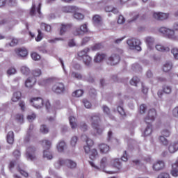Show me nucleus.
Segmentation results:
<instances>
[{
    "mask_svg": "<svg viewBox=\"0 0 178 178\" xmlns=\"http://www.w3.org/2000/svg\"><path fill=\"white\" fill-rule=\"evenodd\" d=\"M63 165H66L68 169L73 170L77 168V163L72 159H59L54 164L56 169H60Z\"/></svg>",
    "mask_w": 178,
    "mask_h": 178,
    "instance_id": "obj_1",
    "label": "nucleus"
},
{
    "mask_svg": "<svg viewBox=\"0 0 178 178\" xmlns=\"http://www.w3.org/2000/svg\"><path fill=\"white\" fill-rule=\"evenodd\" d=\"M90 122L92 129L97 134H102L104 131V128L99 125V122H101V114H93L90 117Z\"/></svg>",
    "mask_w": 178,
    "mask_h": 178,
    "instance_id": "obj_2",
    "label": "nucleus"
},
{
    "mask_svg": "<svg viewBox=\"0 0 178 178\" xmlns=\"http://www.w3.org/2000/svg\"><path fill=\"white\" fill-rule=\"evenodd\" d=\"M127 44L130 47L131 49H136V51H141V42L138 39L132 38L127 41Z\"/></svg>",
    "mask_w": 178,
    "mask_h": 178,
    "instance_id": "obj_3",
    "label": "nucleus"
},
{
    "mask_svg": "<svg viewBox=\"0 0 178 178\" xmlns=\"http://www.w3.org/2000/svg\"><path fill=\"white\" fill-rule=\"evenodd\" d=\"M159 31L162 34H164V35H166L168 38H170V40H177V36L175 35L174 30L169 29L165 27H161L160 28Z\"/></svg>",
    "mask_w": 178,
    "mask_h": 178,
    "instance_id": "obj_4",
    "label": "nucleus"
},
{
    "mask_svg": "<svg viewBox=\"0 0 178 178\" xmlns=\"http://www.w3.org/2000/svg\"><path fill=\"white\" fill-rule=\"evenodd\" d=\"M107 65L116 66L120 62V56L118 54H112L106 59Z\"/></svg>",
    "mask_w": 178,
    "mask_h": 178,
    "instance_id": "obj_5",
    "label": "nucleus"
},
{
    "mask_svg": "<svg viewBox=\"0 0 178 178\" xmlns=\"http://www.w3.org/2000/svg\"><path fill=\"white\" fill-rule=\"evenodd\" d=\"M83 148L85 149L86 154H89V158L92 161L97 159V157L98 156V151L97 150V149L95 148L91 149V147H84Z\"/></svg>",
    "mask_w": 178,
    "mask_h": 178,
    "instance_id": "obj_6",
    "label": "nucleus"
},
{
    "mask_svg": "<svg viewBox=\"0 0 178 178\" xmlns=\"http://www.w3.org/2000/svg\"><path fill=\"white\" fill-rule=\"evenodd\" d=\"M30 102L36 109H40L44 106V100L41 97L32 98Z\"/></svg>",
    "mask_w": 178,
    "mask_h": 178,
    "instance_id": "obj_7",
    "label": "nucleus"
},
{
    "mask_svg": "<svg viewBox=\"0 0 178 178\" xmlns=\"http://www.w3.org/2000/svg\"><path fill=\"white\" fill-rule=\"evenodd\" d=\"M156 116V111H155V109L154 108L150 109L148 112L147 116L145 119V122L147 123V124H151V122L155 120Z\"/></svg>",
    "mask_w": 178,
    "mask_h": 178,
    "instance_id": "obj_8",
    "label": "nucleus"
},
{
    "mask_svg": "<svg viewBox=\"0 0 178 178\" xmlns=\"http://www.w3.org/2000/svg\"><path fill=\"white\" fill-rule=\"evenodd\" d=\"M163 94H167L168 95L172 94V86L169 85L163 86L162 90H159L157 95L159 98H162V95H163Z\"/></svg>",
    "mask_w": 178,
    "mask_h": 178,
    "instance_id": "obj_9",
    "label": "nucleus"
},
{
    "mask_svg": "<svg viewBox=\"0 0 178 178\" xmlns=\"http://www.w3.org/2000/svg\"><path fill=\"white\" fill-rule=\"evenodd\" d=\"M52 91L56 94H62L65 92V85L62 83H57L53 86Z\"/></svg>",
    "mask_w": 178,
    "mask_h": 178,
    "instance_id": "obj_10",
    "label": "nucleus"
},
{
    "mask_svg": "<svg viewBox=\"0 0 178 178\" xmlns=\"http://www.w3.org/2000/svg\"><path fill=\"white\" fill-rule=\"evenodd\" d=\"M26 158L31 161H33L35 159V147L34 146H30L26 149Z\"/></svg>",
    "mask_w": 178,
    "mask_h": 178,
    "instance_id": "obj_11",
    "label": "nucleus"
},
{
    "mask_svg": "<svg viewBox=\"0 0 178 178\" xmlns=\"http://www.w3.org/2000/svg\"><path fill=\"white\" fill-rule=\"evenodd\" d=\"M153 17L156 20H166L169 17V14L163 13H154L153 14Z\"/></svg>",
    "mask_w": 178,
    "mask_h": 178,
    "instance_id": "obj_12",
    "label": "nucleus"
},
{
    "mask_svg": "<svg viewBox=\"0 0 178 178\" xmlns=\"http://www.w3.org/2000/svg\"><path fill=\"white\" fill-rule=\"evenodd\" d=\"M72 27H73V24H62L60 27V35H63L66 31L70 30Z\"/></svg>",
    "mask_w": 178,
    "mask_h": 178,
    "instance_id": "obj_13",
    "label": "nucleus"
},
{
    "mask_svg": "<svg viewBox=\"0 0 178 178\" xmlns=\"http://www.w3.org/2000/svg\"><path fill=\"white\" fill-rule=\"evenodd\" d=\"M165 168V162L163 161H157L156 163L153 164V169L156 170V172H159V170H162Z\"/></svg>",
    "mask_w": 178,
    "mask_h": 178,
    "instance_id": "obj_14",
    "label": "nucleus"
},
{
    "mask_svg": "<svg viewBox=\"0 0 178 178\" xmlns=\"http://www.w3.org/2000/svg\"><path fill=\"white\" fill-rule=\"evenodd\" d=\"M37 83V79L35 77L32 76L27 79V80L25 82V86L27 88H33L34 87V84Z\"/></svg>",
    "mask_w": 178,
    "mask_h": 178,
    "instance_id": "obj_15",
    "label": "nucleus"
},
{
    "mask_svg": "<svg viewBox=\"0 0 178 178\" xmlns=\"http://www.w3.org/2000/svg\"><path fill=\"white\" fill-rule=\"evenodd\" d=\"M168 151L170 154H175L178 151V141L172 142L168 146Z\"/></svg>",
    "mask_w": 178,
    "mask_h": 178,
    "instance_id": "obj_16",
    "label": "nucleus"
},
{
    "mask_svg": "<svg viewBox=\"0 0 178 178\" xmlns=\"http://www.w3.org/2000/svg\"><path fill=\"white\" fill-rule=\"evenodd\" d=\"M105 58H106V54L104 53H97L95 55L93 60L95 63H99V62H102Z\"/></svg>",
    "mask_w": 178,
    "mask_h": 178,
    "instance_id": "obj_17",
    "label": "nucleus"
},
{
    "mask_svg": "<svg viewBox=\"0 0 178 178\" xmlns=\"http://www.w3.org/2000/svg\"><path fill=\"white\" fill-rule=\"evenodd\" d=\"M172 170L170 171V173L173 177H178V160L175 161V163L172 165Z\"/></svg>",
    "mask_w": 178,
    "mask_h": 178,
    "instance_id": "obj_18",
    "label": "nucleus"
},
{
    "mask_svg": "<svg viewBox=\"0 0 178 178\" xmlns=\"http://www.w3.org/2000/svg\"><path fill=\"white\" fill-rule=\"evenodd\" d=\"M81 140L86 142L87 146L85 147H89V148H91V147L94 145V141L92 139L89 138L87 135H82Z\"/></svg>",
    "mask_w": 178,
    "mask_h": 178,
    "instance_id": "obj_19",
    "label": "nucleus"
},
{
    "mask_svg": "<svg viewBox=\"0 0 178 178\" xmlns=\"http://www.w3.org/2000/svg\"><path fill=\"white\" fill-rule=\"evenodd\" d=\"M155 48L156 51H159V52H169L170 51V48L165 47L161 44H156Z\"/></svg>",
    "mask_w": 178,
    "mask_h": 178,
    "instance_id": "obj_20",
    "label": "nucleus"
},
{
    "mask_svg": "<svg viewBox=\"0 0 178 178\" xmlns=\"http://www.w3.org/2000/svg\"><path fill=\"white\" fill-rule=\"evenodd\" d=\"M88 52H90V48L86 47L85 49H83V50L79 51L77 53V55L79 56V58H81L83 59V58H85L86 56H88Z\"/></svg>",
    "mask_w": 178,
    "mask_h": 178,
    "instance_id": "obj_21",
    "label": "nucleus"
},
{
    "mask_svg": "<svg viewBox=\"0 0 178 178\" xmlns=\"http://www.w3.org/2000/svg\"><path fill=\"white\" fill-rule=\"evenodd\" d=\"M15 52L18 56H21V58H25L29 54L27 49H18L15 50Z\"/></svg>",
    "mask_w": 178,
    "mask_h": 178,
    "instance_id": "obj_22",
    "label": "nucleus"
},
{
    "mask_svg": "<svg viewBox=\"0 0 178 178\" xmlns=\"http://www.w3.org/2000/svg\"><path fill=\"white\" fill-rule=\"evenodd\" d=\"M83 63L85 65L87 66V67H90L91 66V64L92 63V58L90 56H86L83 58Z\"/></svg>",
    "mask_w": 178,
    "mask_h": 178,
    "instance_id": "obj_23",
    "label": "nucleus"
},
{
    "mask_svg": "<svg viewBox=\"0 0 178 178\" xmlns=\"http://www.w3.org/2000/svg\"><path fill=\"white\" fill-rule=\"evenodd\" d=\"M99 148L101 154H107L109 152V146L106 144H100L99 145Z\"/></svg>",
    "mask_w": 178,
    "mask_h": 178,
    "instance_id": "obj_24",
    "label": "nucleus"
},
{
    "mask_svg": "<svg viewBox=\"0 0 178 178\" xmlns=\"http://www.w3.org/2000/svg\"><path fill=\"white\" fill-rule=\"evenodd\" d=\"M57 151L58 152H63L66 149V143L65 141H60L56 146Z\"/></svg>",
    "mask_w": 178,
    "mask_h": 178,
    "instance_id": "obj_25",
    "label": "nucleus"
},
{
    "mask_svg": "<svg viewBox=\"0 0 178 178\" xmlns=\"http://www.w3.org/2000/svg\"><path fill=\"white\" fill-rule=\"evenodd\" d=\"M172 67H173V63L170 61H167L163 67V70L165 72H170V70H172Z\"/></svg>",
    "mask_w": 178,
    "mask_h": 178,
    "instance_id": "obj_26",
    "label": "nucleus"
},
{
    "mask_svg": "<svg viewBox=\"0 0 178 178\" xmlns=\"http://www.w3.org/2000/svg\"><path fill=\"white\" fill-rule=\"evenodd\" d=\"M92 21L95 26H99L102 24V18L99 15H96L93 17Z\"/></svg>",
    "mask_w": 178,
    "mask_h": 178,
    "instance_id": "obj_27",
    "label": "nucleus"
},
{
    "mask_svg": "<svg viewBox=\"0 0 178 178\" xmlns=\"http://www.w3.org/2000/svg\"><path fill=\"white\" fill-rule=\"evenodd\" d=\"M145 41L147 44V45L149 46V48L154 45V43L155 42V39L153 37L147 36L145 38Z\"/></svg>",
    "mask_w": 178,
    "mask_h": 178,
    "instance_id": "obj_28",
    "label": "nucleus"
},
{
    "mask_svg": "<svg viewBox=\"0 0 178 178\" xmlns=\"http://www.w3.org/2000/svg\"><path fill=\"white\" fill-rule=\"evenodd\" d=\"M69 120H70V124L72 129H76V127H77V119H76V118L73 116H70L69 118Z\"/></svg>",
    "mask_w": 178,
    "mask_h": 178,
    "instance_id": "obj_29",
    "label": "nucleus"
},
{
    "mask_svg": "<svg viewBox=\"0 0 178 178\" xmlns=\"http://www.w3.org/2000/svg\"><path fill=\"white\" fill-rule=\"evenodd\" d=\"M15 141V134L13 131H9L7 134V142L8 144H13Z\"/></svg>",
    "mask_w": 178,
    "mask_h": 178,
    "instance_id": "obj_30",
    "label": "nucleus"
},
{
    "mask_svg": "<svg viewBox=\"0 0 178 178\" xmlns=\"http://www.w3.org/2000/svg\"><path fill=\"white\" fill-rule=\"evenodd\" d=\"M22 98V92L20 91H17L14 92L13 96L12 97L13 102H17L19 99Z\"/></svg>",
    "mask_w": 178,
    "mask_h": 178,
    "instance_id": "obj_31",
    "label": "nucleus"
},
{
    "mask_svg": "<svg viewBox=\"0 0 178 178\" xmlns=\"http://www.w3.org/2000/svg\"><path fill=\"white\" fill-rule=\"evenodd\" d=\"M73 10H74V7L63 6L61 8V11L64 13H73Z\"/></svg>",
    "mask_w": 178,
    "mask_h": 178,
    "instance_id": "obj_32",
    "label": "nucleus"
},
{
    "mask_svg": "<svg viewBox=\"0 0 178 178\" xmlns=\"http://www.w3.org/2000/svg\"><path fill=\"white\" fill-rule=\"evenodd\" d=\"M72 33L74 37H80L83 35V33H81V31L79 27L74 28Z\"/></svg>",
    "mask_w": 178,
    "mask_h": 178,
    "instance_id": "obj_33",
    "label": "nucleus"
},
{
    "mask_svg": "<svg viewBox=\"0 0 178 178\" xmlns=\"http://www.w3.org/2000/svg\"><path fill=\"white\" fill-rule=\"evenodd\" d=\"M51 145H52V143L51 142V140H49L47 139L42 140V147L46 148V149H49L51 148Z\"/></svg>",
    "mask_w": 178,
    "mask_h": 178,
    "instance_id": "obj_34",
    "label": "nucleus"
},
{
    "mask_svg": "<svg viewBox=\"0 0 178 178\" xmlns=\"http://www.w3.org/2000/svg\"><path fill=\"white\" fill-rule=\"evenodd\" d=\"M79 29L81 30V33H82V35H84V34H87V33H88V26H87V24L81 25Z\"/></svg>",
    "mask_w": 178,
    "mask_h": 178,
    "instance_id": "obj_35",
    "label": "nucleus"
},
{
    "mask_svg": "<svg viewBox=\"0 0 178 178\" xmlns=\"http://www.w3.org/2000/svg\"><path fill=\"white\" fill-rule=\"evenodd\" d=\"M113 166L117 168V169H120L122 163L119 159H115L111 161Z\"/></svg>",
    "mask_w": 178,
    "mask_h": 178,
    "instance_id": "obj_36",
    "label": "nucleus"
},
{
    "mask_svg": "<svg viewBox=\"0 0 178 178\" xmlns=\"http://www.w3.org/2000/svg\"><path fill=\"white\" fill-rule=\"evenodd\" d=\"M43 156L44 158H47V159H49V161H51V159L54 158V156H52V153L48 151V149L43 151Z\"/></svg>",
    "mask_w": 178,
    "mask_h": 178,
    "instance_id": "obj_37",
    "label": "nucleus"
},
{
    "mask_svg": "<svg viewBox=\"0 0 178 178\" xmlns=\"http://www.w3.org/2000/svg\"><path fill=\"white\" fill-rule=\"evenodd\" d=\"M71 76L73 77V79H76L77 80H82L83 79V75L79 72H72L71 73Z\"/></svg>",
    "mask_w": 178,
    "mask_h": 178,
    "instance_id": "obj_38",
    "label": "nucleus"
},
{
    "mask_svg": "<svg viewBox=\"0 0 178 178\" xmlns=\"http://www.w3.org/2000/svg\"><path fill=\"white\" fill-rule=\"evenodd\" d=\"M21 72L25 76H29L30 74V68L26 66H22L21 67Z\"/></svg>",
    "mask_w": 178,
    "mask_h": 178,
    "instance_id": "obj_39",
    "label": "nucleus"
},
{
    "mask_svg": "<svg viewBox=\"0 0 178 178\" xmlns=\"http://www.w3.org/2000/svg\"><path fill=\"white\" fill-rule=\"evenodd\" d=\"M152 133V125L151 124H148L147 127H146L144 134L145 136H149Z\"/></svg>",
    "mask_w": 178,
    "mask_h": 178,
    "instance_id": "obj_40",
    "label": "nucleus"
},
{
    "mask_svg": "<svg viewBox=\"0 0 178 178\" xmlns=\"http://www.w3.org/2000/svg\"><path fill=\"white\" fill-rule=\"evenodd\" d=\"M17 170L19 172L20 175H22V176H24V177H29V173L23 170V169L20 168V165H17Z\"/></svg>",
    "mask_w": 178,
    "mask_h": 178,
    "instance_id": "obj_41",
    "label": "nucleus"
},
{
    "mask_svg": "<svg viewBox=\"0 0 178 178\" xmlns=\"http://www.w3.org/2000/svg\"><path fill=\"white\" fill-rule=\"evenodd\" d=\"M15 119L17 120L18 123H24V116L23 114H17L15 115Z\"/></svg>",
    "mask_w": 178,
    "mask_h": 178,
    "instance_id": "obj_42",
    "label": "nucleus"
},
{
    "mask_svg": "<svg viewBox=\"0 0 178 178\" xmlns=\"http://www.w3.org/2000/svg\"><path fill=\"white\" fill-rule=\"evenodd\" d=\"M159 141L163 145H168L169 144V140H168L163 136H160Z\"/></svg>",
    "mask_w": 178,
    "mask_h": 178,
    "instance_id": "obj_43",
    "label": "nucleus"
},
{
    "mask_svg": "<svg viewBox=\"0 0 178 178\" xmlns=\"http://www.w3.org/2000/svg\"><path fill=\"white\" fill-rule=\"evenodd\" d=\"M131 86H135V87H137V84H138V83H140V79H138V77L137 76H134L131 81H130Z\"/></svg>",
    "mask_w": 178,
    "mask_h": 178,
    "instance_id": "obj_44",
    "label": "nucleus"
},
{
    "mask_svg": "<svg viewBox=\"0 0 178 178\" xmlns=\"http://www.w3.org/2000/svg\"><path fill=\"white\" fill-rule=\"evenodd\" d=\"M74 19H76V20H83V19H84V15L82 13L75 12L74 13Z\"/></svg>",
    "mask_w": 178,
    "mask_h": 178,
    "instance_id": "obj_45",
    "label": "nucleus"
},
{
    "mask_svg": "<svg viewBox=\"0 0 178 178\" xmlns=\"http://www.w3.org/2000/svg\"><path fill=\"white\" fill-rule=\"evenodd\" d=\"M40 130V133H42L43 134H47V133H49V129H48L45 124L41 125Z\"/></svg>",
    "mask_w": 178,
    "mask_h": 178,
    "instance_id": "obj_46",
    "label": "nucleus"
},
{
    "mask_svg": "<svg viewBox=\"0 0 178 178\" xmlns=\"http://www.w3.org/2000/svg\"><path fill=\"white\" fill-rule=\"evenodd\" d=\"M84 92L82 90H77L72 93V97H76L77 98L81 97Z\"/></svg>",
    "mask_w": 178,
    "mask_h": 178,
    "instance_id": "obj_47",
    "label": "nucleus"
},
{
    "mask_svg": "<svg viewBox=\"0 0 178 178\" xmlns=\"http://www.w3.org/2000/svg\"><path fill=\"white\" fill-rule=\"evenodd\" d=\"M79 129L82 131H87L88 130V126L86 122H81L79 125Z\"/></svg>",
    "mask_w": 178,
    "mask_h": 178,
    "instance_id": "obj_48",
    "label": "nucleus"
},
{
    "mask_svg": "<svg viewBox=\"0 0 178 178\" xmlns=\"http://www.w3.org/2000/svg\"><path fill=\"white\" fill-rule=\"evenodd\" d=\"M171 54H172L175 59L178 60V49H177V47H173L171 49Z\"/></svg>",
    "mask_w": 178,
    "mask_h": 178,
    "instance_id": "obj_49",
    "label": "nucleus"
},
{
    "mask_svg": "<svg viewBox=\"0 0 178 178\" xmlns=\"http://www.w3.org/2000/svg\"><path fill=\"white\" fill-rule=\"evenodd\" d=\"M102 109L104 113L107 115V116H111V109L109 107H108V106H103Z\"/></svg>",
    "mask_w": 178,
    "mask_h": 178,
    "instance_id": "obj_50",
    "label": "nucleus"
},
{
    "mask_svg": "<svg viewBox=\"0 0 178 178\" xmlns=\"http://www.w3.org/2000/svg\"><path fill=\"white\" fill-rule=\"evenodd\" d=\"M31 56L33 60H40L41 59V56L35 52L32 53L31 54Z\"/></svg>",
    "mask_w": 178,
    "mask_h": 178,
    "instance_id": "obj_51",
    "label": "nucleus"
},
{
    "mask_svg": "<svg viewBox=\"0 0 178 178\" xmlns=\"http://www.w3.org/2000/svg\"><path fill=\"white\" fill-rule=\"evenodd\" d=\"M77 141H79V138L77 136H73L71 138L70 144L72 147H76V144H77Z\"/></svg>",
    "mask_w": 178,
    "mask_h": 178,
    "instance_id": "obj_52",
    "label": "nucleus"
},
{
    "mask_svg": "<svg viewBox=\"0 0 178 178\" xmlns=\"http://www.w3.org/2000/svg\"><path fill=\"white\" fill-rule=\"evenodd\" d=\"M83 104L85 108H86L87 109H90V108H91V106H92V105L91 104V102H90L88 100H87L86 99L83 100Z\"/></svg>",
    "mask_w": 178,
    "mask_h": 178,
    "instance_id": "obj_53",
    "label": "nucleus"
},
{
    "mask_svg": "<svg viewBox=\"0 0 178 178\" xmlns=\"http://www.w3.org/2000/svg\"><path fill=\"white\" fill-rule=\"evenodd\" d=\"M18 105L21 108V111L22 112H24V111H26V103L24 102V101H19Z\"/></svg>",
    "mask_w": 178,
    "mask_h": 178,
    "instance_id": "obj_54",
    "label": "nucleus"
},
{
    "mask_svg": "<svg viewBox=\"0 0 178 178\" xmlns=\"http://www.w3.org/2000/svg\"><path fill=\"white\" fill-rule=\"evenodd\" d=\"M32 74H33L34 77H39V76H41V70L40 69L34 70L32 72Z\"/></svg>",
    "mask_w": 178,
    "mask_h": 178,
    "instance_id": "obj_55",
    "label": "nucleus"
},
{
    "mask_svg": "<svg viewBox=\"0 0 178 178\" xmlns=\"http://www.w3.org/2000/svg\"><path fill=\"white\" fill-rule=\"evenodd\" d=\"M106 162H107L106 158L103 157L100 161V168L104 169V168H105V166H106Z\"/></svg>",
    "mask_w": 178,
    "mask_h": 178,
    "instance_id": "obj_56",
    "label": "nucleus"
},
{
    "mask_svg": "<svg viewBox=\"0 0 178 178\" xmlns=\"http://www.w3.org/2000/svg\"><path fill=\"white\" fill-rule=\"evenodd\" d=\"M157 178H170V175L168 172H161Z\"/></svg>",
    "mask_w": 178,
    "mask_h": 178,
    "instance_id": "obj_57",
    "label": "nucleus"
},
{
    "mask_svg": "<svg viewBox=\"0 0 178 178\" xmlns=\"http://www.w3.org/2000/svg\"><path fill=\"white\" fill-rule=\"evenodd\" d=\"M161 136L163 137H169L170 136V131L168 129H164L161 131Z\"/></svg>",
    "mask_w": 178,
    "mask_h": 178,
    "instance_id": "obj_58",
    "label": "nucleus"
},
{
    "mask_svg": "<svg viewBox=\"0 0 178 178\" xmlns=\"http://www.w3.org/2000/svg\"><path fill=\"white\" fill-rule=\"evenodd\" d=\"M16 73V68L15 67H10L7 71V74L9 76H12V74H15Z\"/></svg>",
    "mask_w": 178,
    "mask_h": 178,
    "instance_id": "obj_59",
    "label": "nucleus"
},
{
    "mask_svg": "<svg viewBox=\"0 0 178 178\" xmlns=\"http://www.w3.org/2000/svg\"><path fill=\"white\" fill-rule=\"evenodd\" d=\"M91 40L90 37H85L82 39L81 45H86Z\"/></svg>",
    "mask_w": 178,
    "mask_h": 178,
    "instance_id": "obj_60",
    "label": "nucleus"
},
{
    "mask_svg": "<svg viewBox=\"0 0 178 178\" xmlns=\"http://www.w3.org/2000/svg\"><path fill=\"white\" fill-rule=\"evenodd\" d=\"M41 27H42V28H44V30H45L46 31H47V32L51 31V26H50V25H48V24H47L42 23V24H41Z\"/></svg>",
    "mask_w": 178,
    "mask_h": 178,
    "instance_id": "obj_61",
    "label": "nucleus"
},
{
    "mask_svg": "<svg viewBox=\"0 0 178 178\" xmlns=\"http://www.w3.org/2000/svg\"><path fill=\"white\" fill-rule=\"evenodd\" d=\"M147 112V106L145 104H142L140 106V113L143 115V113H145Z\"/></svg>",
    "mask_w": 178,
    "mask_h": 178,
    "instance_id": "obj_62",
    "label": "nucleus"
},
{
    "mask_svg": "<svg viewBox=\"0 0 178 178\" xmlns=\"http://www.w3.org/2000/svg\"><path fill=\"white\" fill-rule=\"evenodd\" d=\"M13 156L16 158V159H19L20 158V150H15L13 153Z\"/></svg>",
    "mask_w": 178,
    "mask_h": 178,
    "instance_id": "obj_63",
    "label": "nucleus"
},
{
    "mask_svg": "<svg viewBox=\"0 0 178 178\" xmlns=\"http://www.w3.org/2000/svg\"><path fill=\"white\" fill-rule=\"evenodd\" d=\"M172 115L173 116H175V118H178V106L175 107L173 110H172Z\"/></svg>",
    "mask_w": 178,
    "mask_h": 178,
    "instance_id": "obj_64",
    "label": "nucleus"
}]
</instances>
